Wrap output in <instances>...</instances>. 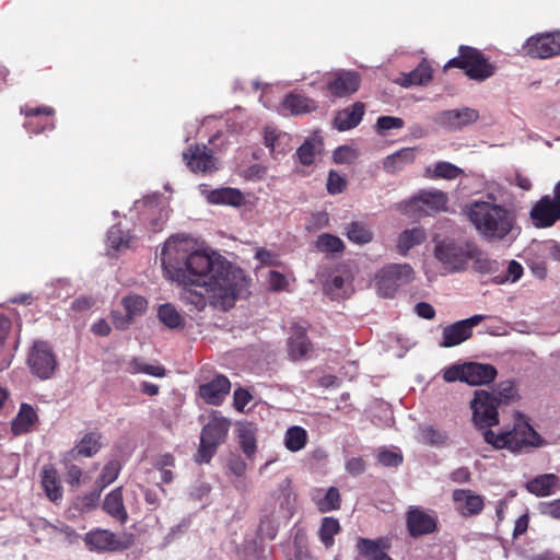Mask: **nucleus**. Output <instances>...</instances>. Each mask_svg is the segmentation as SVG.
Instances as JSON below:
<instances>
[{"instance_id": "nucleus-14", "label": "nucleus", "mask_w": 560, "mask_h": 560, "mask_svg": "<svg viewBox=\"0 0 560 560\" xmlns=\"http://www.w3.org/2000/svg\"><path fill=\"white\" fill-rule=\"evenodd\" d=\"M406 524L411 537H420L436 530L438 517L434 512L411 505L406 513Z\"/></svg>"}, {"instance_id": "nucleus-47", "label": "nucleus", "mask_w": 560, "mask_h": 560, "mask_svg": "<svg viewBox=\"0 0 560 560\" xmlns=\"http://www.w3.org/2000/svg\"><path fill=\"white\" fill-rule=\"evenodd\" d=\"M316 245L319 250L328 253H339L343 249V242L331 234L318 236Z\"/></svg>"}, {"instance_id": "nucleus-61", "label": "nucleus", "mask_w": 560, "mask_h": 560, "mask_svg": "<svg viewBox=\"0 0 560 560\" xmlns=\"http://www.w3.org/2000/svg\"><path fill=\"white\" fill-rule=\"evenodd\" d=\"M540 509L542 514L560 520V499L542 503Z\"/></svg>"}, {"instance_id": "nucleus-13", "label": "nucleus", "mask_w": 560, "mask_h": 560, "mask_svg": "<svg viewBox=\"0 0 560 560\" xmlns=\"http://www.w3.org/2000/svg\"><path fill=\"white\" fill-rule=\"evenodd\" d=\"M488 317L487 315L477 314L444 327L440 346L452 348L465 342L472 336V328Z\"/></svg>"}, {"instance_id": "nucleus-53", "label": "nucleus", "mask_w": 560, "mask_h": 560, "mask_svg": "<svg viewBox=\"0 0 560 560\" xmlns=\"http://www.w3.org/2000/svg\"><path fill=\"white\" fill-rule=\"evenodd\" d=\"M346 187V179L337 172L330 171L327 179V190L331 195L340 194Z\"/></svg>"}, {"instance_id": "nucleus-37", "label": "nucleus", "mask_w": 560, "mask_h": 560, "mask_svg": "<svg viewBox=\"0 0 560 560\" xmlns=\"http://www.w3.org/2000/svg\"><path fill=\"white\" fill-rule=\"evenodd\" d=\"M101 439L102 435L98 432L85 433L73 448V452L84 457H92L102 447Z\"/></svg>"}, {"instance_id": "nucleus-4", "label": "nucleus", "mask_w": 560, "mask_h": 560, "mask_svg": "<svg viewBox=\"0 0 560 560\" xmlns=\"http://www.w3.org/2000/svg\"><path fill=\"white\" fill-rule=\"evenodd\" d=\"M296 494L292 482L285 478L268 495L261 510V525L267 521L280 524L282 521L290 520L295 511Z\"/></svg>"}, {"instance_id": "nucleus-19", "label": "nucleus", "mask_w": 560, "mask_h": 560, "mask_svg": "<svg viewBox=\"0 0 560 560\" xmlns=\"http://www.w3.org/2000/svg\"><path fill=\"white\" fill-rule=\"evenodd\" d=\"M452 499L455 510L464 517L479 515L485 508V498L470 489H455Z\"/></svg>"}, {"instance_id": "nucleus-52", "label": "nucleus", "mask_w": 560, "mask_h": 560, "mask_svg": "<svg viewBox=\"0 0 560 560\" xmlns=\"http://www.w3.org/2000/svg\"><path fill=\"white\" fill-rule=\"evenodd\" d=\"M300 162L304 165H311L315 158V145L312 141H305L296 151Z\"/></svg>"}, {"instance_id": "nucleus-15", "label": "nucleus", "mask_w": 560, "mask_h": 560, "mask_svg": "<svg viewBox=\"0 0 560 560\" xmlns=\"http://www.w3.org/2000/svg\"><path fill=\"white\" fill-rule=\"evenodd\" d=\"M478 118V110L470 107H462L439 112L434 115L433 121L445 129L456 131L475 122Z\"/></svg>"}, {"instance_id": "nucleus-63", "label": "nucleus", "mask_w": 560, "mask_h": 560, "mask_svg": "<svg viewBox=\"0 0 560 560\" xmlns=\"http://www.w3.org/2000/svg\"><path fill=\"white\" fill-rule=\"evenodd\" d=\"M416 313L418 316L425 318V319H432L435 315V311L432 305L425 302H420L415 306Z\"/></svg>"}, {"instance_id": "nucleus-33", "label": "nucleus", "mask_w": 560, "mask_h": 560, "mask_svg": "<svg viewBox=\"0 0 560 560\" xmlns=\"http://www.w3.org/2000/svg\"><path fill=\"white\" fill-rule=\"evenodd\" d=\"M208 200L214 205L238 207L243 205L244 196L238 189L225 187L212 190L208 197Z\"/></svg>"}, {"instance_id": "nucleus-18", "label": "nucleus", "mask_w": 560, "mask_h": 560, "mask_svg": "<svg viewBox=\"0 0 560 560\" xmlns=\"http://www.w3.org/2000/svg\"><path fill=\"white\" fill-rule=\"evenodd\" d=\"M527 52L536 58H550L560 54V32L540 34L527 40Z\"/></svg>"}, {"instance_id": "nucleus-10", "label": "nucleus", "mask_w": 560, "mask_h": 560, "mask_svg": "<svg viewBox=\"0 0 560 560\" xmlns=\"http://www.w3.org/2000/svg\"><path fill=\"white\" fill-rule=\"evenodd\" d=\"M83 541L93 552H116L130 548L133 535L128 533L114 534L107 529H94L85 534Z\"/></svg>"}, {"instance_id": "nucleus-54", "label": "nucleus", "mask_w": 560, "mask_h": 560, "mask_svg": "<svg viewBox=\"0 0 560 560\" xmlns=\"http://www.w3.org/2000/svg\"><path fill=\"white\" fill-rule=\"evenodd\" d=\"M287 138L288 136L285 133L278 132L275 128L267 127L265 129V145L270 149L271 153L276 152L277 142Z\"/></svg>"}, {"instance_id": "nucleus-36", "label": "nucleus", "mask_w": 560, "mask_h": 560, "mask_svg": "<svg viewBox=\"0 0 560 560\" xmlns=\"http://www.w3.org/2000/svg\"><path fill=\"white\" fill-rule=\"evenodd\" d=\"M425 240V233L421 228L408 229L401 232L397 241V249L401 255H406L409 249L420 245Z\"/></svg>"}, {"instance_id": "nucleus-29", "label": "nucleus", "mask_w": 560, "mask_h": 560, "mask_svg": "<svg viewBox=\"0 0 560 560\" xmlns=\"http://www.w3.org/2000/svg\"><path fill=\"white\" fill-rule=\"evenodd\" d=\"M526 489L536 497H547L559 489V478L553 474L540 475L528 481Z\"/></svg>"}, {"instance_id": "nucleus-39", "label": "nucleus", "mask_w": 560, "mask_h": 560, "mask_svg": "<svg viewBox=\"0 0 560 560\" xmlns=\"http://www.w3.org/2000/svg\"><path fill=\"white\" fill-rule=\"evenodd\" d=\"M307 441V433L301 427H291L287 430L284 436V445L291 452L302 450Z\"/></svg>"}, {"instance_id": "nucleus-8", "label": "nucleus", "mask_w": 560, "mask_h": 560, "mask_svg": "<svg viewBox=\"0 0 560 560\" xmlns=\"http://www.w3.org/2000/svg\"><path fill=\"white\" fill-rule=\"evenodd\" d=\"M413 269L408 264H393L381 269L374 278L377 294L393 298L398 288L413 280Z\"/></svg>"}, {"instance_id": "nucleus-55", "label": "nucleus", "mask_w": 560, "mask_h": 560, "mask_svg": "<svg viewBox=\"0 0 560 560\" xmlns=\"http://www.w3.org/2000/svg\"><path fill=\"white\" fill-rule=\"evenodd\" d=\"M500 404L502 401H508L515 396L514 384L511 381L501 382L497 385L495 394Z\"/></svg>"}, {"instance_id": "nucleus-40", "label": "nucleus", "mask_w": 560, "mask_h": 560, "mask_svg": "<svg viewBox=\"0 0 560 560\" xmlns=\"http://www.w3.org/2000/svg\"><path fill=\"white\" fill-rule=\"evenodd\" d=\"M127 371L131 374L143 373L155 377H163L166 373L162 365L149 364L139 358L129 361Z\"/></svg>"}, {"instance_id": "nucleus-42", "label": "nucleus", "mask_w": 560, "mask_h": 560, "mask_svg": "<svg viewBox=\"0 0 560 560\" xmlns=\"http://www.w3.org/2000/svg\"><path fill=\"white\" fill-rule=\"evenodd\" d=\"M160 320L168 328H178L184 325V317L172 304H163L159 308Z\"/></svg>"}, {"instance_id": "nucleus-17", "label": "nucleus", "mask_w": 560, "mask_h": 560, "mask_svg": "<svg viewBox=\"0 0 560 560\" xmlns=\"http://www.w3.org/2000/svg\"><path fill=\"white\" fill-rule=\"evenodd\" d=\"M183 156L194 173L211 174L219 168L217 159L206 145L191 147Z\"/></svg>"}, {"instance_id": "nucleus-16", "label": "nucleus", "mask_w": 560, "mask_h": 560, "mask_svg": "<svg viewBox=\"0 0 560 560\" xmlns=\"http://www.w3.org/2000/svg\"><path fill=\"white\" fill-rule=\"evenodd\" d=\"M529 218L536 228H550L560 220V206L553 197L546 195L532 207Z\"/></svg>"}, {"instance_id": "nucleus-20", "label": "nucleus", "mask_w": 560, "mask_h": 560, "mask_svg": "<svg viewBox=\"0 0 560 560\" xmlns=\"http://www.w3.org/2000/svg\"><path fill=\"white\" fill-rule=\"evenodd\" d=\"M288 353L291 360H307L314 354V347L306 337L305 327L293 324L288 339Z\"/></svg>"}, {"instance_id": "nucleus-46", "label": "nucleus", "mask_w": 560, "mask_h": 560, "mask_svg": "<svg viewBox=\"0 0 560 560\" xmlns=\"http://www.w3.org/2000/svg\"><path fill=\"white\" fill-rule=\"evenodd\" d=\"M107 241L110 247L121 249L130 247L132 237L124 234L118 226H113L107 233Z\"/></svg>"}, {"instance_id": "nucleus-59", "label": "nucleus", "mask_w": 560, "mask_h": 560, "mask_svg": "<svg viewBox=\"0 0 560 560\" xmlns=\"http://www.w3.org/2000/svg\"><path fill=\"white\" fill-rule=\"evenodd\" d=\"M228 467L229 470L236 477H242L247 469L246 463L241 457L236 456H233L229 459Z\"/></svg>"}, {"instance_id": "nucleus-50", "label": "nucleus", "mask_w": 560, "mask_h": 560, "mask_svg": "<svg viewBox=\"0 0 560 560\" xmlns=\"http://www.w3.org/2000/svg\"><path fill=\"white\" fill-rule=\"evenodd\" d=\"M463 171L450 162H439L433 170V177L444 179H455Z\"/></svg>"}, {"instance_id": "nucleus-6", "label": "nucleus", "mask_w": 560, "mask_h": 560, "mask_svg": "<svg viewBox=\"0 0 560 560\" xmlns=\"http://www.w3.org/2000/svg\"><path fill=\"white\" fill-rule=\"evenodd\" d=\"M452 67L464 69L466 75L476 81H485L492 77L495 71V67L479 50L467 46H462L459 56L451 59L445 65V69Z\"/></svg>"}, {"instance_id": "nucleus-32", "label": "nucleus", "mask_w": 560, "mask_h": 560, "mask_svg": "<svg viewBox=\"0 0 560 560\" xmlns=\"http://www.w3.org/2000/svg\"><path fill=\"white\" fill-rule=\"evenodd\" d=\"M432 79V69L429 65L420 63L415 70L402 74L396 82L404 86L424 85Z\"/></svg>"}, {"instance_id": "nucleus-44", "label": "nucleus", "mask_w": 560, "mask_h": 560, "mask_svg": "<svg viewBox=\"0 0 560 560\" xmlns=\"http://www.w3.org/2000/svg\"><path fill=\"white\" fill-rule=\"evenodd\" d=\"M420 436L422 442L432 446L444 445L448 440V436L444 431H440L430 425L423 427L420 430Z\"/></svg>"}, {"instance_id": "nucleus-38", "label": "nucleus", "mask_w": 560, "mask_h": 560, "mask_svg": "<svg viewBox=\"0 0 560 560\" xmlns=\"http://www.w3.org/2000/svg\"><path fill=\"white\" fill-rule=\"evenodd\" d=\"M341 527L337 518L326 516L322 520L320 527L318 529V536L323 545L329 549L335 544V536L339 534Z\"/></svg>"}, {"instance_id": "nucleus-5", "label": "nucleus", "mask_w": 560, "mask_h": 560, "mask_svg": "<svg viewBox=\"0 0 560 560\" xmlns=\"http://www.w3.org/2000/svg\"><path fill=\"white\" fill-rule=\"evenodd\" d=\"M497 375L494 365L475 361L455 363L443 371L445 382H463L470 386L488 385L495 380Z\"/></svg>"}, {"instance_id": "nucleus-31", "label": "nucleus", "mask_w": 560, "mask_h": 560, "mask_svg": "<svg viewBox=\"0 0 560 560\" xmlns=\"http://www.w3.org/2000/svg\"><path fill=\"white\" fill-rule=\"evenodd\" d=\"M388 547L389 545L384 538H359L357 541V548L360 555L370 560H378Z\"/></svg>"}, {"instance_id": "nucleus-11", "label": "nucleus", "mask_w": 560, "mask_h": 560, "mask_svg": "<svg viewBox=\"0 0 560 560\" xmlns=\"http://www.w3.org/2000/svg\"><path fill=\"white\" fill-rule=\"evenodd\" d=\"M447 200L441 190H421L405 203L404 210L408 214L427 215L446 210Z\"/></svg>"}, {"instance_id": "nucleus-7", "label": "nucleus", "mask_w": 560, "mask_h": 560, "mask_svg": "<svg viewBox=\"0 0 560 560\" xmlns=\"http://www.w3.org/2000/svg\"><path fill=\"white\" fill-rule=\"evenodd\" d=\"M477 252L474 244L446 240L435 245L434 256L450 271H460L476 257Z\"/></svg>"}, {"instance_id": "nucleus-51", "label": "nucleus", "mask_w": 560, "mask_h": 560, "mask_svg": "<svg viewBox=\"0 0 560 560\" xmlns=\"http://www.w3.org/2000/svg\"><path fill=\"white\" fill-rule=\"evenodd\" d=\"M377 458L378 462L386 467H397L402 463L400 453L387 448L381 450Z\"/></svg>"}, {"instance_id": "nucleus-60", "label": "nucleus", "mask_w": 560, "mask_h": 560, "mask_svg": "<svg viewBox=\"0 0 560 560\" xmlns=\"http://www.w3.org/2000/svg\"><path fill=\"white\" fill-rule=\"evenodd\" d=\"M252 395L246 389L238 388L234 392V406L240 411L246 407Z\"/></svg>"}, {"instance_id": "nucleus-25", "label": "nucleus", "mask_w": 560, "mask_h": 560, "mask_svg": "<svg viewBox=\"0 0 560 560\" xmlns=\"http://www.w3.org/2000/svg\"><path fill=\"white\" fill-rule=\"evenodd\" d=\"M311 499L322 513L338 510L341 505L340 493L336 487H330L326 491L322 488H314L311 491Z\"/></svg>"}, {"instance_id": "nucleus-48", "label": "nucleus", "mask_w": 560, "mask_h": 560, "mask_svg": "<svg viewBox=\"0 0 560 560\" xmlns=\"http://www.w3.org/2000/svg\"><path fill=\"white\" fill-rule=\"evenodd\" d=\"M120 468H121V466L118 460L114 459V460L108 462L104 466V468L98 477V483L101 485V487H107L108 485L114 482L119 475Z\"/></svg>"}, {"instance_id": "nucleus-58", "label": "nucleus", "mask_w": 560, "mask_h": 560, "mask_svg": "<svg viewBox=\"0 0 560 560\" xmlns=\"http://www.w3.org/2000/svg\"><path fill=\"white\" fill-rule=\"evenodd\" d=\"M268 285L273 291L282 290L287 285V279L283 275L270 270L268 273Z\"/></svg>"}, {"instance_id": "nucleus-21", "label": "nucleus", "mask_w": 560, "mask_h": 560, "mask_svg": "<svg viewBox=\"0 0 560 560\" xmlns=\"http://www.w3.org/2000/svg\"><path fill=\"white\" fill-rule=\"evenodd\" d=\"M231 390V383L224 375H218L212 381L199 386L200 397L210 405H220Z\"/></svg>"}, {"instance_id": "nucleus-56", "label": "nucleus", "mask_w": 560, "mask_h": 560, "mask_svg": "<svg viewBox=\"0 0 560 560\" xmlns=\"http://www.w3.org/2000/svg\"><path fill=\"white\" fill-rule=\"evenodd\" d=\"M355 158V152L348 145H342L334 151V160L336 163H351Z\"/></svg>"}, {"instance_id": "nucleus-2", "label": "nucleus", "mask_w": 560, "mask_h": 560, "mask_svg": "<svg viewBox=\"0 0 560 560\" xmlns=\"http://www.w3.org/2000/svg\"><path fill=\"white\" fill-rule=\"evenodd\" d=\"M499 405L498 397L485 389L476 390L470 400L472 423L483 430L482 438L486 443L495 450L505 448L512 453H522L542 444L539 434L524 420L516 422L511 430L493 432L490 428L500 422Z\"/></svg>"}, {"instance_id": "nucleus-26", "label": "nucleus", "mask_w": 560, "mask_h": 560, "mask_svg": "<svg viewBox=\"0 0 560 560\" xmlns=\"http://www.w3.org/2000/svg\"><path fill=\"white\" fill-rule=\"evenodd\" d=\"M281 105L282 109L291 115L308 114L317 109L314 100L298 93L288 94Z\"/></svg>"}, {"instance_id": "nucleus-27", "label": "nucleus", "mask_w": 560, "mask_h": 560, "mask_svg": "<svg viewBox=\"0 0 560 560\" xmlns=\"http://www.w3.org/2000/svg\"><path fill=\"white\" fill-rule=\"evenodd\" d=\"M103 509L109 516L119 523L124 524L127 521L128 513L124 505L122 490L120 487L114 489L105 497Z\"/></svg>"}, {"instance_id": "nucleus-30", "label": "nucleus", "mask_w": 560, "mask_h": 560, "mask_svg": "<svg viewBox=\"0 0 560 560\" xmlns=\"http://www.w3.org/2000/svg\"><path fill=\"white\" fill-rule=\"evenodd\" d=\"M42 486L48 499L52 502L62 497V487L57 470L52 466H45L42 470Z\"/></svg>"}, {"instance_id": "nucleus-49", "label": "nucleus", "mask_w": 560, "mask_h": 560, "mask_svg": "<svg viewBox=\"0 0 560 560\" xmlns=\"http://www.w3.org/2000/svg\"><path fill=\"white\" fill-rule=\"evenodd\" d=\"M523 266L516 260H511L508 262L506 273L504 276H497L495 282L499 284L511 282L514 283L518 281L523 276Z\"/></svg>"}, {"instance_id": "nucleus-62", "label": "nucleus", "mask_w": 560, "mask_h": 560, "mask_svg": "<svg viewBox=\"0 0 560 560\" xmlns=\"http://www.w3.org/2000/svg\"><path fill=\"white\" fill-rule=\"evenodd\" d=\"M476 268L481 272L491 273V272H495L499 269V262L495 260H490V259H486V258L485 259L478 258L476 260Z\"/></svg>"}, {"instance_id": "nucleus-12", "label": "nucleus", "mask_w": 560, "mask_h": 560, "mask_svg": "<svg viewBox=\"0 0 560 560\" xmlns=\"http://www.w3.org/2000/svg\"><path fill=\"white\" fill-rule=\"evenodd\" d=\"M27 363L37 377L48 380L57 369V359L46 341H35L27 358Z\"/></svg>"}, {"instance_id": "nucleus-23", "label": "nucleus", "mask_w": 560, "mask_h": 560, "mask_svg": "<svg viewBox=\"0 0 560 560\" xmlns=\"http://www.w3.org/2000/svg\"><path fill=\"white\" fill-rule=\"evenodd\" d=\"M364 112V104L357 102L336 114L334 119V127L338 131H347L353 129L361 122Z\"/></svg>"}, {"instance_id": "nucleus-64", "label": "nucleus", "mask_w": 560, "mask_h": 560, "mask_svg": "<svg viewBox=\"0 0 560 560\" xmlns=\"http://www.w3.org/2000/svg\"><path fill=\"white\" fill-rule=\"evenodd\" d=\"M94 300L89 296H80L72 302V308L75 311H85L93 306Z\"/></svg>"}, {"instance_id": "nucleus-3", "label": "nucleus", "mask_w": 560, "mask_h": 560, "mask_svg": "<svg viewBox=\"0 0 560 560\" xmlns=\"http://www.w3.org/2000/svg\"><path fill=\"white\" fill-rule=\"evenodd\" d=\"M464 213L477 232L488 241L504 240L515 224L512 210L498 203L492 192L487 194L485 200H475L467 205Z\"/></svg>"}, {"instance_id": "nucleus-57", "label": "nucleus", "mask_w": 560, "mask_h": 560, "mask_svg": "<svg viewBox=\"0 0 560 560\" xmlns=\"http://www.w3.org/2000/svg\"><path fill=\"white\" fill-rule=\"evenodd\" d=\"M365 468V462L361 457H352L346 463V469L352 476H359L363 474Z\"/></svg>"}, {"instance_id": "nucleus-9", "label": "nucleus", "mask_w": 560, "mask_h": 560, "mask_svg": "<svg viewBox=\"0 0 560 560\" xmlns=\"http://www.w3.org/2000/svg\"><path fill=\"white\" fill-rule=\"evenodd\" d=\"M230 422L223 417L213 415L209 422L203 427L200 436V447L197 455V462L209 463L214 455L217 447L224 442L229 432Z\"/></svg>"}, {"instance_id": "nucleus-43", "label": "nucleus", "mask_w": 560, "mask_h": 560, "mask_svg": "<svg viewBox=\"0 0 560 560\" xmlns=\"http://www.w3.org/2000/svg\"><path fill=\"white\" fill-rule=\"evenodd\" d=\"M348 238L357 244H366L372 241V232L362 223L353 222L347 228Z\"/></svg>"}, {"instance_id": "nucleus-28", "label": "nucleus", "mask_w": 560, "mask_h": 560, "mask_svg": "<svg viewBox=\"0 0 560 560\" xmlns=\"http://www.w3.org/2000/svg\"><path fill=\"white\" fill-rule=\"evenodd\" d=\"M417 150L415 148H404L385 158L383 168L389 174L401 171L405 166L411 164L416 159Z\"/></svg>"}, {"instance_id": "nucleus-35", "label": "nucleus", "mask_w": 560, "mask_h": 560, "mask_svg": "<svg viewBox=\"0 0 560 560\" xmlns=\"http://www.w3.org/2000/svg\"><path fill=\"white\" fill-rule=\"evenodd\" d=\"M36 419L37 415L34 408L23 404L18 416L12 421V432L15 435L28 432Z\"/></svg>"}, {"instance_id": "nucleus-34", "label": "nucleus", "mask_w": 560, "mask_h": 560, "mask_svg": "<svg viewBox=\"0 0 560 560\" xmlns=\"http://www.w3.org/2000/svg\"><path fill=\"white\" fill-rule=\"evenodd\" d=\"M324 288L334 299L343 298L351 291V277L348 272L332 275Z\"/></svg>"}, {"instance_id": "nucleus-45", "label": "nucleus", "mask_w": 560, "mask_h": 560, "mask_svg": "<svg viewBox=\"0 0 560 560\" xmlns=\"http://www.w3.org/2000/svg\"><path fill=\"white\" fill-rule=\"evenodd\" d=\"M405 126L400 117L395 116H381L375 124V131L380 136H386L393 129H401Z\"/></svg>"}, {"instance_id": "nucleus-22", "label": "nucleus", "mask_w": 560, "mask_h": 560, "mask_svg": "<svg viewBox=\"0 0 560 560\" xmlns=\"http://www.w3.org/2000/svg\"><path fill=\"white\" fill-rule=\"evenodd\" d=\"M122 304L127 313V318L118 317L113 314L114 324L118 329H126L129 326L130 320L142 315L147 311V300L138 294H130L122 299Z\"/></svg>"}, {"instance_id": "nucleus-41", "label": "nucleus", "mask_w": 560, "mask_h": 560, "mask_svg": "<svg viewBox=\"0 0 560 560\" xmlns=\"http://www.w3.org/2000/svg\"><path fill=\"white\" fill-rule=\"evenodd\" d=\"M241 448L247 457L256 452V429L252 424L242 425L238 429Z\"/></svg>"}, {"instance_id": "nucleus-1", "label": "nucleus", "mask_w": 560, "mask_h": 560, "mask_svg": "<svg viewBox=\"0 0 560 560\" xmlns=\"http://www.w3.org/2000/svg\"><path fill=\"white\" fill-rule=\"evenodd\" d=\"M161 261L166 277L183 285L182 300L199 311L207 304L229 310L246 287L240 268L217 252L199 248L187 237L168 238Z\"/></svg>"}, {"instance_id": "nucleus-24", "label": "nucleus", "mask_w": 560, "mask_h": 560, "mask_svg": "<svg viewBox=\"0 0 560 560\" xmlns=\"http://www.w3.org/2000/svg\"><path fill=\"white\" fill-rule=\"evenodd\" d=\"M359 75L355 72L340 71L327 88L332 95L343 97L354 93L359 89Z\"/></svg>"}]
</instances>
